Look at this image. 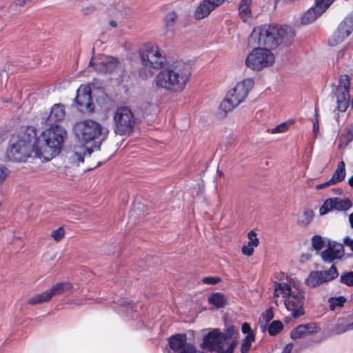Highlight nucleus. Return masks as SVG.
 I'll return each mask as SVG.
<instances>
[{
  "instance_id": "4be33fe9",
  "label": "nucleus",
  "mask_w": 353,
  "mask_h": 353,
  "mask_svg": "<svg viewBox=\"0 0 353 353\" xmlns=\"http://www.w3.org/2000/svg\"><path fill=\"white\" fill-rule=\"evenodd\" d=\"M345 177V164L343 161L339 163L336 170L333 173L330 178L331 182L334 184L341 182L344 180Z\"/></svg>"
},
{
  "instance_id": "6e6552de",
  "label": "nucleus",
  "mask_w": 353,
  "mask_h": 353,
  "mask_svg": "<svg viewBox=\"0 0 353 353\" xmlns=\"http://www.w3.org/2000/svg\"><path fill=\"white\" fill-rule=\"evenodd\" d=\"M339 276L338 270L334 265L329 270L312 271L305 279V284L310 288H314L323 283L331 281Z\"/></svg>"
},
{
  "instance_id": "f257e3e1",
  "label": "nucleus",
  "mask_w": 353,
  "mask_h": 353,
  "mask_svg": "<svg viewBox=\"0 0 353 353\" xmlns=\"http://www.w3.org/2000/svg\"><path fill=\"white\" fill-rule=\"evenodd\" d=\"M47 126L40 134L31 125L13 134L6 152L8 158L16 162L26 161L30 157L49 161L59 155L67 139V130L61 125Z\"/></svg>"
},
{
  "instance_id": "5701e85b",
  "label": "nucleus",
  "mask_w": 353,
  "mask_h": 353,
  "mask_svg": "<svg viewBox=\"0 0 353 353\" xmlns=\"http://www.w3.org/2000/svg\"><path fill=\"white\" fill-rule=\"evenodd\" d=\"M333 210L339 211H345L352 207V203L348 199H341L340 198H330Z\"/></svg>"
},
{
  "instance_id": "6ab92c4d",
  "label": "nucleus",
  "mask_w": 353,
  "mask_h": 353,
  "mask_svg": "<svg viewBox=\"0 0 353 353\" xmlns=\"http://www.w3.org/2000/svg\"><path fill=\"white\" fill-rule=\"evenodd\" d=\"M119 61L112 57H104L97 62L95 70L99 74H110L116 70Z\"/></svg>"
},
{
  "instance_id": "423d86ee",
  "label": "nucleus",
  "mask_w": 353,
  "mask_h": 353,
  "mask_svg": "<svg viewBox=\"0 0 353 353\" xmlns=\"http://www.w3.org/2000/svg\"><path fill=\"white\" fill-rule=\"evenodd\" d=\"M274 61V55L265 48H256L248 55L245 63L246 65L256 71H259L264 68L273 64Z\"/></svg>"
},
{
  "instance_id": "1a4fd4ad",
  "label": "nucleus",
  "mask_w": 353,
  "mask_h": 353,
  "mask_svg": "<svg viewBox=\"0 0 353 353\" xmlns=\"http://www.w3.org/2000/svg\"><path fill=\"white\" fill-rule=\"evenodd\" d=\"M350 79L349 75L345 74L339 79V85L336 88V97L338 110L344 112L350 105Z\"/></svg>"
},
{
  "instance_id": "f03ea898",
  "label": "nucleus",
  "mask_w": 353,
  "mask_h": 353,
  "mask_svg": "<svg viewBox=\"0 0 353 353\" xmlns=\"http://www.w3.org/2000/svg\"><path fill=\"white\" fill-rule=\"evenodd\" d=\"M295 32L287 25L262 24L253 29L250 41H257L260 46L274 50L279 46H288L292 44Z\"/></svg>"
},
{
  "instance_id": "c85d7f7f",
  "label": "nucleus",
  "mask_w": 353,
  "mask_h": 353,
  "mask_svg": "<svg viewBox=\"0 0 353 353\" xmlns=\"http://www.w3.org/2000/svg\"><path fill=\"white\" fill-rule=\"evenodd\" d=\"M346 297L344 296H332L328 299V303H330V310L334 311L336 307H343L344 303L346 302Z\"/></svg>"
},
{
  "instance_id": "bb28decb",
  "label": "nucleus",
  "mask_w": 353,
  "mask_h": 353,
  "mask_svg": "<svg viewBox=\"0 0 353 353\" xmlns=\"http://www.w3.org/2000/svg\"><path fill=\"white\" fill-rule=\"evenodd\" d=\"M252 0H241L239 6V13L242 17H249L251 15V3Z\"/></svg>"
},
{
  "instance_id": "b1692460",
  "label": "nucleus",
  "mask_w": 353,
  "mask_h": 353,
  "mask_svg": "<svg viewBox=\"0 0 353 353\" xmlns=\"http://www.w3.org/2000/svg\"><path fill=\"white\" fill-rule=\"evenodd\" d=\"M292 293L290 286L285 283H276L275 284L274 295L275 296H282L286 299Z\"/></svg>"
},
{
  "instance_id": "7ed1b4c3",
  "label": "nucleus",
  "mask_w": 353,
  "mask_h": 353,
  "mask_svg": "<svg viewBox=\"0 0 353 353\" xmlns=\"http://www.w3.org/2000/svg\"><path fill=\"white\" fill-rule=\"evenodd\" d=\"M192 74L191 66L183 61H177L161 70L155 77L157 87L170 92L183 91Z\"/></svg>"
},
{
  "instance_id": "3c124183",
  "label": "nucleus",
  "mask_w": 353,
  "mask_h": 353,
  "mask_svg": "<svg viewBox=\"0 0 353 353\" xmlns=\"http://www.w3.org/2000/svg\"><path fill=\"white\" fill-rule=\"evenodd\" d=\"M315 117H316V119L313 121V132H314V134H316V133L318 132L319 130V121H318V119L316 118V117H317V110H316V108L315 109Z\"/></svg>"
},
{
  "instance_id": "2eb2a0df",
  "label": "nucleus",
  "mask_w": 353,
  "mask_h": 353,
  "mask_svg": "<svg viewBox=\"0 0 353 353\" xmlns=\"http://www.w3.org/2000/svg\"><path fill=\"white\" fill-rule=\"evenodd\" d=\"M223 341L221 336V330L214 328L208 332L203 339L201 348L208 352H219L223 350Z\"/></svg>"
},
{
  "instance_id": "20e7f679",
  "label": "nucleus",
  "mask_w": 353,
  "mask_h": 353,
  "mask_svg": "<svg viewBox=\"0 0 353 353\" xmlns=\"http://www.w3.org/2000/svg\"><path fill=\"white\" fill-rule=\"evenodd\" d=\"M73 132L81 143H88L93 141L91 148H87L89 155L94 150H100L102 142L108 137V130L103 128L102 125L92 119H85L77 122L73 126Z\"/></svg>"
},
{
  "instance_id": "9d476101",
  "label": "nucleus",
  "mask_w": 353,
  "mask_h": 353,
  "mask_svg": "<svg viewBox=\"0 0 353 353\" xmlns=\"http://www.w3.org/2000/svg\"><path fill=\"white\" fill-rule=\"evenodd\" d=\"M304 292L299 290L293 291L292 293L285 299L284 301L285 307L287 310L292 312V316L294 318L296 319L304 314Z\"/></svg>"
},
{
  "instance_id": "4d7b16f0",
  "label": "nucleus",
  "mask_w": 353,
  "mask_h": 353,
  "mask_svg": "<svg viewBox=\"0 0 353 353\" xmlns=\"http://www.w3.org/2000/svg\"><path fill=\"white\" fill-rule=\"evenodd\" d=\"M349 222L350 227L353 229V212L349 215Z\"/></svg>"
},
{
  "instance_id": "2f4dec72",
  "label": "nucleus",
  "mask_w": 353,
  "mask_h": 353,
  "mask_svg": "<svg viewBox=\"0 0 353 353\" xmlns=\"http://www.w3.org/2000/svg\"><path fill=\"white\" fill-rule=\"evenodd\" d=\"M255 340V334H250L249 335H246L243 339L241 347V353H248L251 347L252 343Z\"/></svg>"
},
{
  "instance_id": "393cba45",
  "label": "nucleus",
  "mask_w": 353,
  "mask_h": 353,
  "mask_svg": "<svg viewBox=\"0 0 353 353\" xmlns=\"http://www.w3.org/2000/svg\"><path fill=\"white\" fill-rule=\"evenodd\" d=\"M52 298L50 296V294L48 290H47L44 292H42L41 293L35 294L34 296L30 297L28 301V303L32 305H34L37 304L48 302Z\"/></svg>"
},
{
  "instance_id": "7c9ffc66",
  "label": "nucleus",
  "mask_w": 353,
  "mask_h": 353,
  "mask_svg": "<svg viewBox=\"0 0 353 353\" xmlns=\"http://www.w3.org/2000/svg\"><path fill=\"white\" fill-rule=\"evenodd\" d=\"M283 323L281 321L276 320L273 321L269 325L268 327V332L270 336H276L283 330Z\"/></svg>"
},
{
  "instance_id": "8fccbe9b",
  "label": "nucleus",
  "mask_w": 353,
  "mask_h": 353,
  "mask_svg": "<svg viewBox=\"0 0 353 353\" xmlns=\"http://www.w3.org/2000/svg\"><path fill=\"white\" fill-rule=\"evenodd\" d=\"M241 331L243 334L246 335H249L250 334H254L253 330L251 328V326L248 323H244L241 325Z\"/></svg>"
},
{
  "instance_id": "13d9d810",
  "label": "nucleus",
  "mask_w": 353,
  "mask_h": 353,
  "mask_svg": "<svg viewBox=\"0 0 353 353\" xmlns=\"http://www.w3.org/2000/svg\"><path fill=\"white\" fill-rule=\"evenodd\" d=\"M348 184L353 188V175L348 179Z\"/></svg>"
},
{
  "instance_id": "a211bd4d",
  "label": "nucleus",
  "mask_w": 353,
  "mask_h": 353,
  "mask_svg": "<svg viewBox=\"0 0 353 353\" xmlns=\"http://www.w3.org/2000/svg\"><path fill=\"white\" fill-rule=\"evenodd\" d=\"M65 116V105L62 103H55L51 108L49 114L43 118L46 125H60L59 123L63 120Z\"/></svg>"
},
{
  "instance_id": "4c0bfd02",
  "label": "nucleus",
  "mask_w": 353,
  "mask_h": 353,
  "mask_svg": "<svg viewBox=\"0 0 353 353\" xmlns=\"http://www.w3.org/2000/svg\"><path fill=\"white\" fill-rule=\"evenodd\" d=\"M350 330H353V321L344 326H341V325L338 324L334 327V332L337 334H343Z\"/></svg>"
},
{
  "instance_id": "ddd939ff",
  "label": "nucleus",
  "mask_w": 353,
  "mask_h": 353,
  "mask_svg": "<svg viewBox=\"0 0 353 353\" xmlns=\"http://www.w3.org/2000/svg\"><path fill=\"white\" fill-rule=\"evenodd\" d=\"M254 85V80L251 78L243 79L238 83L227 94L235 105H239L245 101Z\"/></svg>"
},
{
  "instance_id": "79ce46f5",
  "label": "nucleus",
  "mask_w": 353,
  "mask_h": 353,
  "mask_svg": "<svg viewBox=\"0 0 353 353\" xmlns=\"http://www.w3.org/2000/svg\"><path fill=\"white\" fill-rule=\"evenodd\" d=\"M343 137L347 144L353 141V123L347 128L346 132Z\"/></svg>"
},
{
  "instance_id": "58836bf2",
  "label": "nucleus",
  "mask_w": 353,
  "mask_h": 353,
  "mask_svg": "<svg viewBox=\"0 0 353 353\" xmlns=\"http://www.w3.org/2000/svg\"><path fill=\"white\" fill-rule=\"evenodd\" d=\"M332 210H333V207L332 205L331 199L330 198L325 200L323 205L320 208L319 214L321 215H325Z\"/></svg>"
},
{
  "instance_id": "473e14b6",
  "label": "nucleus",
  "mask_w": 353,
  "mask_h": 353,
  "mask_svg": "<svg viewBox=\"0 0 353 353\" xmlns=\"http://www.w3.org/2000/svg\"><path fill=\"white\" fill-rule=\"evenodd\" d=\"M314 212L310 209L305 210L303 213V219H299L298 221V224L305 227L310 224V223L312 221L314 218Z\"/></svg>"
},
{
  "instance_id": "bf43d9fd",
  "label": "nucleus",
  "mask_w": 353,
  "mask_h": 353,
  "mask_svg": "<svg viewBox=\"0 0 353 353\" xmlns=\"http://www.w3.org/2000/svg\"><path fill=\"white\" fill-rule=\"evenodd\" d=\"M96 64H97V63L94 62L93 58H92L91 60L90 61L89 65L90 66H94V68H96Z\"/></svg>"
},
{
  "instance_id": "0eeeda50",
  "label": "nucleus",
  "mask_w": 353,
  "mask_h": 353,
  "mask_svg": "<svg viewBox=\"0 0 353 353\" xmlns=\"http://www.w3.org/2000/svg\"><path fill=\"white\" fill-rule=\"evenodd\" d=\"M141 57L143 65L145 67L159 69L162 68L166 63L165 54L156 45L146 46Z\"/></svg>"
},
{
  "instance_id": "4468645a",
  "label": "nucleus",
  "mask_w": 353,
  "mask_h": 353,
  "mask_svg": "<svg viewBox=\"0 0 353 353\" xmlns=\"http://www.w3.org/2000/svg\"><path fill=\"white\" fill-rule=\"evenodd\" d=\"M353 31V17H347L339 24L337 30L328 40L330 46L342 43Z\"/></svg>"
},
{
  "instance_id": "09e8293b",
  "label": "nucleus",
  "mask_w": 353,
  "mask_h": 353,
  "mask_svg": "<svg viewBox=\"0 0 353 353\" xmlns=\"http://www.w3.org/2000/svg\"><path fill=\"white\" fill-rule=\"evenodd\" d=\"M242 253L248 256H252L254 253V248L250 245H245L241 249Z\"/></svg>"
},
{
  "instance_id": "39448f33",
  "label": "nucleus",
  "mask_w": 353,
  "mask_h": 353,
  "mask_svg": "<svg viewBox=\"0 0 353 353\" xmlns=\"http://www.w3.org/2000/svg\"><path fill=\"white\" fill-rule=\"evenodd\" d=\"M114 132L121 136L130 135L134 129L135 119L132 110L125 106L118 107L114 116Z\"/></svg>"
},
{
  "instance_id": "5fc2aeb1",
  "label": "nucleus",
  "mask_w": 353,
  "mask_h": 353,
  "mask_svg": "<svg viewBox=\"0 0 353 353\" xmlns=\"http://www.w3.org/2000/svg\"><path fill=\"white\" fill-rule=\"evenodd\" d=\"M293 347L292 343H288L283 348L282 353H290Z\"/></svg>"
},
{
  "instance_id": "9b49d317",
  "label": "nucleus",
  "mask_w": 353,
  "mask_h": 353,
  "mask_svg": "<svg viewBox=\"0 0 353 353\" xmlns=\"http://www.w3.org/2000/svg\"><path fill=\"white\" fill-rule=\"evenodd\" d=\"M334 0H315L314 6L309 8L301 17V23L308 25L315 21L328 8Z\"/></svg>"
},
{
  "instance_id": "052dcab7",
  "label": "nucleus",
  "mask_w": 353,
  "mask_h": 353,
  "mask_svg": "<svg viewBox=\"0 0 353 353\" xmlns=\"http://www.w3.org/2000/svg\"><path fill=\"white\" fill-rule=\"evenodd\" d=\"M110 24L112 26H113V27H116V26H117V22H116L115 21H111L110 22Z\"/></svg>"
},
{
  "instance_id": "6e6d98bb",
  "label": "nucleus",
  "mask_w": 353,
  "mask_h": 353,
  "mask_svg": "<svg viewBox=\"0 0 353 353\" xmlns=\"http://www.w3.org/2000/svg\"><path fill=\"white\" fill-rule=\"evenodd\" d=\"M332 191H333V192H334V194H339V195H341V194H342V193H343V190H342V189H341V188H333V189H332Z\"/></svg>"
},
{
  "instance_id": "e2e57ef3",
  "label": "nucleus",
  "mask_w": 353,
  "mask_h": 353,
  "mask_svg": "<svg viewBox=\"0 0 353 353\" xmlns=\"http://www.w3.org/2000/svg\"><path fill=\"white\" fill-rule=\"evenodd\" d=\"M290 320V317H285V322H288Z\"/></svg>"
},
{
  "instance_id": "f704fd0d",
  "label": "nucleus",
  "mask_w": 353,
  "mask_h": 353,
  "mask_svg": "<svg viewBox=\"0 0 353 353\" xmlns=\"http://www.w3.org/2000/svg\"><path fill=\"white\" fill-rule=\"evenodd\" d=\"M307 333L303 326V324H301L294 328L290 333V337L292 340H296L307 336Z\"/></svg>"
},
{
  "instance_id": "c756f323",
  "label": "nucleus",
  "mask_w": 353,
  "mask_h": 353,
  "mask_svg": "<svg viewBox=\"0 0 353 353\" xmlns=\"http://www.w3.org/2000/svg\"><path fill=\"white\" fill-rule=\"evenodd\" d=\"M178 18V14L175 11L168 12L164 19V22L166 26V28L168 30H172L174 28L176 21Z\"/></svg>"
},
{
  "instance_id": "de8ad7c7",
  "label": "nucleus",
  "mask_w": 353,
  "mask_h": 353,
  "mask_svg": "<svg viewBox=\"0 0 353 353\" xmlns=\"http://www.w3.org/2000/svg\"><path fill=\"white\" fill-rule=\"evenodd\" d=\"M226 343H228L229 345L225 350H224L223 348V352H224L225 353H234L235 347L237 345V341H236V339L234 338V339H231V341L230 342L227 341Z\"/></svg>"
},
{
  "instance_id": "37998d69",
  "label": "nucleus",
  "mask_w": 353,
  "mask_h": 353,
  "mask_svg": "<svg viewBox=\"0 0 353 353\" xmlns=\"http://www.w3.org/2000/svg\"><path fill=\"white\" fill-rule=\"evenodd\" d=\"M303 326L307 335L316 332L318 330L317 324L315 323L303 324Z\"/></svg>"
},
{
  "instance_id": "0e129e2a",
  "label": "nucleus",
  "mask_w": 353,
  "mask_h": 353,
  "mask_svg": "<svg viewBox=\"0 0 353 353\" xmlns=\"http://www.w3.org/2000/svg\"><path fill=\"white\" fill-rule=\"evenodd\" d=\"M217 172H218V174H219V176H221V175H223V172H222L221 171L218 170V171H217Z\"/></svg>"
},
{
  "instance_id": "dca6fc26",
  "label": "nucleus",
  "mask_w": 353,
  "mask_h": 353,
  "mask_svg": "<svg viewBox=\"0 0 353 353\" xmlns=\"http://www.w3.org/2000/svg\"><path fill=\"white\" fill-rule=\"evenodd\" d=\"M74 101L79 112H92L94 111V105L92 103L91 92L85 87L82 90L79 89L77 91V96Z\"/></svg>"
},
{
  "instance_id": "cd10ccee",
  "label": "nucleus",
  "mask_w": 353,
  "mask_h": 353,
  "mask_svg": "<svg viewBox=\"0 0 353 353\" xmlns=\"http://www.w3.org/2000/svg\"><path fill=\"white\" fill-rule=\"evenodd\" d=\"M232 101L233 100L227 95L226 98L221 102L219 110L225 114L232 111L234 108L239 105H235Z\"/></svg>"
},
{
  "instance_id": "680f3d73",
  "label": "nucleus",
  "mask_w": 353,
  "mask_h": 353,
  "mask_svg": "<svg viewBox=\"0 0 353 353\" xmlns=\"http://www.w3.org/2000/svg\"><path fill=\"white\" fill-rule=\"evenodd\" d=\"M83 160H84V159H83V157H81V156H80V157L78 158V161H79V162H83Z\"/></svg>"
},
{
  "instance_id": "412c9836",
  "label": "nucleus",
  "mask_w": 353,
  "mask_h": 353,
  "mask_svg": "<svg viewBox=\"0 0 353 353\" xmlns=\"http://www.w3.org/2000/svg\"><path fill=\"white\" fill-rule=\"evenodd\" d=\"M208 302L216 308H222L227 304V299L223 294L214 292L208 297Z\"/></svg>"
},
{
  "instance_id": "a18cd8bd",
  "label": "nucleus",
  "mask_w": 353,
  "mask_h": 353,
  "mask_svg": "<svg viewBox=\"0 0 353 353\" xmlns=\"http://www.w3.org/2000/svg\"><path fill=\"white\" fill-rule=\"evenodd\" d=\"M288 126L289 124L288 122H283L279 124L276 127L272 128L271 130V132L273 134L284 132L287 130Z\"/></svg>"
},
{
  "instance_id": "a19ab883",
  "label": "nucleus",
  "mask_w": 353,
  "mask_h": 353,
  "mask_svg": "<svg viewBox=\"0 0 353 353\" xmlns=\"http://www.w3.org/2000/svg\"><path fill=\"white\" fill-rule=\"evenodd\" d=\"M65 235V230L62 227L53 230L51 234V236L57 241H59L63 238Z\"/></svg>"
},
{
  "instance_id": "c9c22d12",
  "label": "nucleus",
  "mask_w": 353,
  "mask_h": 353,
  "mask_svg": "<svg viewBox=\"0 0 353 353\" xmlns=\"http://www.w3.org/2000/svg\"><path fill=\"white\" fill-rule=\"evenodd\" d=\"M236 333V329L234 325L228 327L224 332H221V336L223 342L227 343L228 341L234 339V336Z\"/></svg>"
},
{
  "instance_id": "a878e982",
  "label": "nucleus",
  "mask_w": 353,
  "mask_h": 353,
  "mask_svg": "<svg viewBox=\"0 0 353 353\" xmlns=\"http://www.w3.org/2000/svg\"><path fill=\"white\" fill-rule=\"evenodd\" d=\"M327 239L319 234L314 235L311 239L312 246L316 252L321 251L327 243Z\"/></svg>"
},
{
  "instance_id": "ea45409f",
  "label": "nucleus",
  "mask_w": 353,
  "mask_h": 353,
  "mask_svg": "<svg viewBox=\"0 0 353 353\" xmlns=\"http://www.w3.org/2000/svg\"><path fill=\"white\" fill-rule=\"evenodd\" d=\"M248 237L249 239L248 245H250L253 248L258 246V245L259 243V240L256 237V234L255 232H254L253 230H251L250 232H249L248 234Z\"/></svg>"
},
{
  "instance_id": "49530a36",
  "label": "nucleus",
  "mask_w": 353,
  "mask_h": 353,
  "mask_svg": "<svg viewBox=\"0 0 353 353\" xmlns=\"http://www.w3.org/2000/svg\"><path fill=\"white\" fill-rule=\"evenodd\" d=\"M261 316L265 323H269L274 318V313L272 308L267 309L262 313Z\"/></svg>"
},
{
  "instance_id": "aec40b11",
  "label": "nucleus",
  "mask_w": 353,
  "mask_h": 353,
  "mask_svg": "<svg viewBox=\"0 0 353 353\" xmlns=\"http://www.w3.org/2000/svg\"><path fill=\"white\" fill-rule=\"evenodd\" d=\"M72 288V285L69 282H58L48 290L52 298L54 296L62 294L69 292Z\"/></svg>"
},
{
  "instance_id": "e433bc0d",
  "label": "nucleus",
  "mask_w": 353,
  "mask_h": 353,
  "mask_svg": "<svg viewBox=\"0 0 353 353\" xmlns=\"http://www.w3.org/2000/svg\"><path fill=\"white\" fill-rule=\"evenodd\" d=\"M118 304L122 309L126 310L127 313L135 312L137 310V305L135 303L127 301L125 300L118 301Z\"/></svg>"
},
{
  "instance_id": "603ef678",
  "label": "nucleus",
  "mask_w": 353,
  "mask_h": 353,
  "mask_svg": "<svg viewBox=\"0 0 353 353\" xmlns=\"http://www.w3.org/2000/svg\"><path fill=\"white\" fill-rule=\"evenodd\" d=\"M334 185V183H333V182H331V180H330V179L328 181H325V182H324V183H320V184L317 185L316 186V188L317 190H320V189H323V188H326V187H328V186H330V185Z\"/></svg>"
},
{
  "instance_id": "f3484780",
  "label": "nucleus",
  "mask_w": 353,
  "mask_h": 353,
  "mask_svg": "<svg viewBox=\"0 0 353 353\" xmlns=\"http://www.w3.org/2000/svg\"><path fill=\"white\" fill-rule=\"evenodd\" d=\"M225 0H203L196 8L194 17L197 20L207 17L217 7L223 3Z\"/></svg>"
},
{
  "instance_id": "f8f14e48",
  "label": "nucleus",
  "mask_w": 353,
  "mask_h": 353,
  "mask_svg": "<svg viewBox=\"0 0 353 353\" xmlns=\"http://www.w3.org/2000/svg\"><path fill=\"white\" fill-rule=\"evenodd\" d=\"M345 254L344 246L340 243L330 239L327 240V248L321 254V258L325 263H332L341 260Z\"/></svg>"
},
{
  "instance_id": "864d4df0",
  "label": "nucleus",
  "mask_w": 353,
  "mask_h": 353,
  "mask_svg": "<svg viewBox=\"0 0 353 353\" xmlns=\"http://www.w3.org/2000/svg\"><path fill=\"white\" fill-rule=\"evenodd\" d=\"M9 173V170L7 168L1 165V182L4 179H6V178L8 176Z\"/></svg>"
},
{
  "instance_id": "72a5a7b5",
  "label": "nucleus",
  "mask_w": 353,
  "mask_h": 353,
  "mask_svg": "<svg viewBox=\"0 0 353 353\" xmlns=\"http://www.w3.org/2000/svg\"><path fill=\"white\" fill-rule=\"evenodd\" d=\"M340 282L348 287L353 286V271H345L340 276Z\"/></svg>"
},
{
  "instance_id": "c03bdc74",
  "label": "nucleus",
  "mask_w": 353,
  "mask_h": 353,
  "mask_svg": "<svg viewBox=\"0 0 353 353\" xmlns=\"http://www.w3.org/2000/svg\"><path fill=\"white\" fill-rule=\"evenodd\" d=\"M221 281V279L219 276H207L202 279V282L206 285H215Z\"/></svg>"
}]
</instances>
